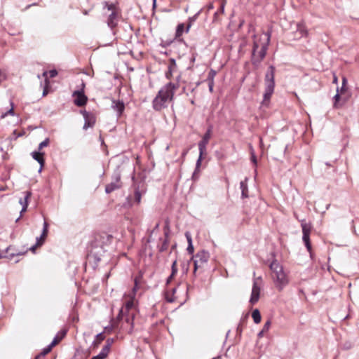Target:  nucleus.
<instances>
[{"label":"nucleus","mask_w":359,"mask_h":359,"mask_svg":"<svg viewBox=\"0 0 359 359\" xmlns=\"http://www.w3.org/2000/svg\"><path fill=\"white\" fill-rule=\"evenodd\" d=\"M271 39V32H263L262 34L253 36V46L251 62L255 67H258L266 56Z\"/></svg>","instance_id":"obj_1"},{"label":"nucleus","mask_w":359,"mask_h":359,"mask_svg":"<svg viewBox=\"0 0 359 359\" xmlns=\"http://www.w3.org/2000/svg\"><path fill=\"white\" fill-rule=\"evenodd\" d=\"M179 88L177 83L169 82L163 86L158 91L152 102L153 108L156 111H161L168 107L172 101L176 90Z\"/></svg>","instance_id":"obj_2"},{"label":"nucleus","mask_w":359,"mask_h":359,"mask_svg":"<svg viewBox=\"0 0 359 359\" xmlns=\"http://www.w3.org/2000/svg\"><path fill=\"white\" fill-rule=\"evenodd\" d=\"M137 289V283L135 280V286L133 290L128 294L125 295L124 306L120 310V313L118 316V319L121 316V318L125 316L127 323L133 320L136 311L137 300L135 299V295Z\"/></svg>","instance_id":"obj_3"},{"label":"nucleus","mask_w":359,"mask_h":359,"mask_svg":"<svg viewBox=\"0 0 359 359\" xmlns=\"http://www.w3.org/2000/svg\"><path fill=\"white\" fill-rule=\"evenodd\" d=\"M269 268L271 271V277L276 287L280 291L282 290L289 283L287 273L277 260L272 261Z\"/></svg>","instance_id":"obj_4"},{"label":"nucleus","mask_w":359,"mask_h":359,"mask_svg":"<svg viewBox=\"0 0 359 359\" xmlns=\"http://www.w3.org/2000/svg\"><path fill=\"white\" fill-rule=\"evenodd\" d=\"M275 67L271 65L265 74L264 83H265V92L264 94V100L262 101L263 105H267L269 100L273 93L275 87Z\"/></svg>","instance_id":"obj_5"},{"label":"nucleus","mask_w":359,"mask_h":359,"mask_svg":"<svg viewBox=\"0 0 359 359\" xmlns=\"http://www.w3.org/2000/svg\"><path fill=\"white\" fill-rule=\"evenodd\" d=\"M211 135H212V126H210L208 128L206 133L204 134L202 140L198 142L199 157L196 161V170L193 175L194 177L196 175V171L198 170V169L199 168V167L201 165L203 155L204 154H205V152H206V146L208 144V142L211 137Z\"/></svg>","instance_id":"obj_6"},{"label":"nucleus","mask_w":359,"mask_h":359,"mask_svg":"<svg viewBox=\"0 0 359 359\" xmlns=\"http://www.w3.org/2000/svg\"><path fill=\"white\" fill-rule=\"evenodd\" d=\"M85 86V83L81 81L79 88L72 93V97H74V102L77 107H82L87 102L88 97L84 94Z\"/></svg>","instance_id":"obj_7"},{"label":"nucleus","mask_w":359,"mask_h":359,"mask_svg":"<svg viewBox=\"0 0 359 359\" xmlns=\"http://www.w3.org/2000/svg\"><path fill=\"white\" fill-rule=\"evenodd\" d=\"M210 257L208 252L201 250L198 252L196 255L193 256L192 260L194 264V272L198 269L202 267L205 264Z\"/></svg>","instance_id":"obj_8"},{"label":"nucleus","mask_w":359,"mask_h":359,"mask_svg":"<svg viewBox=\"0 0 359 359\" xmlns=\"http://www.w3.org/2000/svg\"><path fill=\"white\" fill-rule=\"evenodd\" d=\"M258 280L261 281V278L255 279L253 282L251 296L250 299V303L252 305L255 304L259 301V299L261 287L259 284L258 283Z\"/></svg>","instance_id":"obj_9"},{"label":"nucleus","mask_w":359,"mask_h":359,"mask_svg":"<svg viewBox=\"0 0 359 359\" xmlns=\"http://www.w3.org/2000/svg\"><path fill=\"white\" fill-rule=\"evenodd\" d=\"M302 233H303V236H302V240L308 250V251H311V243H310V232H311V226L306 223V222H302Z\"/></svg>","instance_id":"obj_10"},{"label":"nucleus","mask_w":359,"mask_h":359,"mask_svg":"<svg viewBox=\"0 0 359 359\" xmlns=\"http://www.w3.org/2000/svg\"><path fill=\"white\" fill-rule=\"evenodd\" d=\"M83 114L85 123L83 125V129L87 130L88 128H92L95 123V116L93 114L88 112L85 110L81 111Z\"/></svg>","instance_id":"obj_11"},{"label":"nucleus","mask_w":359,"mask_h":359,"mask_svg":"<svg viewBox=\"0 0 359 359\" xmlns=\"http://www.w3.org/2000/svg\"><path fill=\"white\" fill-rule=\"evenodd\" d=\"M102 252H104V250L102 247H100L99 249L97 246L92 247L89 251V253L88 254V258H94L96 261L98 262L101 260Z\"/></svg>","instance_id":"obj_12"},{"label":"nucleus","mask_w":359,"mask_h":359,"mask_svg":"<svg viewBox=\"0 0 359 359\" xmlns=\"http://www.w3.org/2000/svg\"><path fill=\"white\" fill-rule=\"evenodd\" d=\"M177 64L175 60L173 58L170 59L168 69L165 72V77L168 79H170L172 77L173 74L177 71Z\"/></svg>","instance_id":"obj_13"},{"label":"nucleus","mask_w":359,"mask_h":359,"mask_svg":"<svg viewBox=\"0 0 359 359\" xmlns=\"http://www.w3.org/2000/svg\"><path fill=\"white\" fill-rule=\"evenodd\" d=\"M24 198H20L19 203L22 205V210L20 211V213L25 212L27 210V206H28V199L31 197L32 193L29 191H25L24 193Z\"/></svg>","instance_id":"obj_14"},{"label":"nucleus","mask_w":359,"mask_h":359,"mask_svg":"<svg viewBox=\"0 0 359 359\" xmlns=\"http://www.w3.org/2000/svg\"><path fill=\"white\" fill-rule=\"evenodd\" d=\"M48 224L46 222H44L42 233L39 238H36V245L41 246L43 243V242L48 235Z\"/></svg>","instance_id":"obj_15"},{"label":"nucleus","mask_w":359,"mask_h":359,"mask_svg":"<svg viewBox=\"0 0 359 359\" xmlns=\"http://www.w3.org/2000/svg\"><path fill=\"white\" fill-rule=\"evenodd\" d=\"M144 192L145 189L144 187V183H142L141 186L139 185L137 187L135 188L134 197L135 202L137 204H140L141 201L142 195L144 194Z\"/></svg>","instance_id":"obj_16"},{"label":"nucleus","mask_w":359,"mask_h":359,"mask_svg":"<svg viewBox=\"0 0 359 359\" xmlns=\"http://www.w3.org/2000/svg\"><path fill=\"white\" fill-rule=\"evenodd\" d=\"M43 153L39 152V151H33L32 153V158L36 160L41 165L39 172H41L43 166L44 165L45 161L43 157Z\"/></svg>","instance_id":"obj_17"},{"label":"nucleus","mask_w":359,"mask_h":359,"mask_svg":"<svg viewBox=\"0 0 359 359\" xmlns=\"http://www.w3.org/2000/svg\"><path fill=\"white\" fill-rule=\"evenodd\" d=\"M240 188L241 189V196L243 198H248V184H247V178L244 181H241L240 183Z\"/></svg>","instance_id":"obj_18"},{"label":"nucleus","mask_w":359,"mask_h":359,"mask_svg":"<svg viewBox=\"0 0 359 359\" xmlns=\"http://www.w3.org/2000/svg\"><path fill=\"white\" fill-rule=\"evenodd\" d=\"M185 236H186L187 242H188V247H187V250L190 255H192L194 253V245L192 244L191 236L189 232H186Z\"/></svg>","instance_id":"obj_19"},{"label":"nucleus","mask_w":359,"mask_h":359,"mask_svg":"<svg viewBox=\"0 0 359 359\" xmlns=\"http://www.w3.org/2000/svg\"><path fill=\"white\" fill-rule=\"evenodd\" d=\"M114 178H115V181H114V185H113L114 190L121 188L123 184V181L121 180V178H122L121 174L118 173V174L116 175V176L114 177Z\"/></svg>","instance_id":"obj_20"},{"label":"nucleus","mask_w":359,"mask_h":359,"mask_svg":"<svg viewBox=\"0 0 359 359\" xmlns=\"http://www.w3.org/2000/svg\"><path fill=\"white\" fill-rule=\"evenodd\" d=\"M114 109H116L118 116H121L124 111L125 106L123 102H117L115 103L114 101Z\"/></svg>","instance_id":"obj_21"},{"label":"nucleus","mask_w":359,"mask_h":359,"mask_svg":"<svg viewBox=\"0 0 359 359\" xmlns=\"http://www.w3.org/2000/svg\"><path fill=\"white\" fill-rule=\"evenodd\" d=\"M109 349V344H107L103 347L101 352L98 355L93 357L92 359H104L107 355Z\"/></svg>","instance_id":"obj_22"},{"label":"nucleus","mask_w":359,"mask_h":359,"mask_svg":"<svg viewBox=\"0 0 359 359\" xmlns=\"http://www.w3.org/2000/svg\"><path fill=\"white\" fill-rule=\"evenodd\" d=\"M252 317L253 318L254 322L256 324H258L260 323L262 318H261V315H260V313L258 309H255L252 311Z\"/></svg>","instance_id":"obj_23"},{"label":"nucleus","mask_w":359,"mask_h":359,"mask_svg":"<svg viewBox=\"0 0 359 359\" xmlns=\"http://www.w3.org/2000/svg\"><path fill=\"white\" fill-rule=\"evenodd\" d=\"M177 268L176 266V261H175L172 264V273H171L170 276L167 279L168 284L171 282L172 279L173 278L174 276L177 273Z\"/></svg>","instance_id":"obj_24"},{"label":"nucleus","mask_w":359,"mask_h":359,"mask_svg":"<svg viewBox=\"0 0 359 359\" xmlns=\"http://www.w3.org/2000/svg\"><path fill=\"white\" fill-rule=\"evenodd\" d=\"M105 339V335L104 332H100L96 335V338L93 341V344L95 346H97L101 341H102Z\"/></svg>","instance_id":"obj_25"},{"label":"nucleus","mask_w":359,"mask_h":359,"mask_svg":"<svg viewBox=\"0 0 359 359\" xmlns=\"http://www.w3.org/2000/svg\"><path fill=\"white\" fill-rule=\"evenodd\" d=\"M184 25L183 23L179 24L176 29L175 36L177 38L180 37L184 32Z\"/></svg>","instance_id":"obj_26"},{"label":"nucleus","mask_w":359,"mask_h":359,"mask_svg":"<svg viewBox=\"0 0 359 359\" xmlns=\"http://www.w3.org/2000/svg\"><path fill=\"white\" fill-rule=\"evenodd\" d=\"M339 99H340V94H339V88H337V93L336 95L334 96V108H339L341 104H339Z\"/></svg>","instance_id":"obj_27"},{"label":"nucleus","mask_w":359,"mask_h":359,"mask_svg":"<svg viewBox=\"0 0 359 359\" xmlns=\"http://www.w3.org/2000/svg\"><path fill=\"white\" fill-rule=\"evenodd\" d=\"M65 334H66V332H63L61 337H59L58 335L55 336L54 337L53 340L52 341V342L49 344L50 346V347L53 348L56 344H57Z\"/></svg>","instance_id":"obj_28"},{"label":"nucleus","mask_w":359,"mask_h":359,"mask_svg":"<svg viewBox=\"0 0 359 359\" xmlns=\"http://www.w3.org/2000/svg\"><path fill=\"white\" fill-rule=\"evenodd\" d=\"M121 205V208L124 209H128L133 205V202L130 201L129 197L126 198V201L123 202L122 204H117L116 206Z\"/></svg>","instance_id":"obj_29"},{"label":"nucleus","mask_w":359,"mask_h":359,"mask_svg":"<svg viewBox=\"0 0 359 359\" xmlns=\"http://www.w3.org/2000/svg\"><path fill=\"white\" fill-rule=\"evenodd\" d=\"M11 109L7 112L4 113L1 115V118H4L8 115H11V116L14 115L13 102L12 101H11Z\"/></svg>","instance_id":"obj_30"},{"label":"nucleus","mask_w":359,"mask_h":359,"mask_svg":"<svg viewBox=\"0 0 359 359\" xmlns=\"http://www.w3.org/2000/svg\"><path fill=\"white\" fill-rule=\"evenodd\" d=\"M297 31L299 32L301 36H306L307 31L305 29L304 27L302 25H298Z\"/></svg>","instance_id":"obj_31"},{"label":"nucleus","mask_w":359,"mask_h":359,"mask_svg":"<svg viewBox=\"0 0 359 359\" xmlns=\"http://www.w3.org/2000/svg\"><path fill=\"white\" fill-rule=\"evenodd\" d=\"M49 144V139L46 138L43 142H41L39 145V150L42 149L43 147H47Z\"/></svg>","instance_id":"obj_32"},{"label":"nucleus","mask_w":359,"mask_h":359,"mask_svg":"<svg viewBox=\"0 0 359 359\" xmlns=\"http://www.w3.org/2000/svg\"><path fill=\"white\" fill-rule=\"evenodd\" d=\"M47 74H49V76H50V78H54V77H55V76H57V72L55 69H52V70H50L48 72H45L43 73V75L45 76V75H46Z\"/></svg>","instance_id":"obj_33"},{"label":"nucleus","mask_w":359,"mask_h":359,"mask_svg":"<svg viewBox=\"0 0 359 359\" xmlns=\"http://www.w3.org/2000/svg\"><path fill=\"white\" fill-rule=\"evenodd\" d=\"M270 326H271V321L270 320H267L264 326H263V328H262V330L264 331L265 332H266L269 328H270Z\"/></svg>","instance_id":"obj_34"},{"label":"nucleus","mask_w":359,"mask_h":359,"mask_svg":"<svg viewBox=\"0 0 359 359\" xmlns=\"http://www.w3.org/2000/svg\"><path fill=\"white\" fill-rule=\"evenodd\" d=\"M53 348L50 347V345H48L47 347L44 348L41 352V355H46V354H48L52 349Z\"/></svg>","instance_id":"obj_35"},{"label":"nucleus","mask_w":359,"mask_h":359,"mask_svg":"<svg viewBox=\"0 0 359 359\" xmlns=\"http://www.w3.org/2000/svg\"><path fill=\"white\" fill-rule=\"evenodd\" d=\"M113 15H114V20L118 17V12L117 8L115 7L114 5V13H113Z\"/></svg>","instance_id":"obj_36"},{"label":"nucleus","mask_w":359,"mask_h":359,"mask_svg":"<svg viewBox=\"0 0 359 359\" xmlns=\"http://www.w3.org/2000/svg\"><path fill=\"white\" fill-rule=\"evenodd\" d=\"M105 191L107 193H111L112 191V184H108L106 187Z\"/></svg>","instance_id":"obj_37"},{"label":"nucleus","mask_w":359,"mask_h":359,"mask_svg":"<svg viewBox=\"0 0 359 359\" xmlns=\"http://www.w3.org/2000/svg\"><path fill=\"white\" fill-rule=\"evenodd\" d=\"M213 86H214V82H213V79H212L211 81H210L209 84H208L209 90L210 92H212V90H213Z\"/></svg>","instance_id":"obj_38"},{"label":"nucleus","mask_w":359,"mask_h":359,"mask_svg":"<svg viewBox=\"0 0 359 359\" xmlns=\"http://www.w3.org/2000/svg\"><path fill=\"white\" fill-rule=\"evenodd\" d=\"M107 23L108 25L111 27V24L112 23V13L109 15Z\"/></svg>","instance_id":"obj_39"},{"label":"nucleus","mask_w":359,"mask_h":359,"mask_svg":"<svg viewBox=\"0 0 359 359\" xmlns=\"http://www.w3.org/2000/svg\"><path fill=\"white\" fill-rule=\"evenodd\" d=\"M252 162L256 164L257 163V159H256V156H255V154L252 153Z\"/></svg>","instance_id":"obj_40"},{"label":"nucleus","mask_w":359,"mask_h":359,"mask_svg":"<svg viewBox=\"0 0 359 359\" xmlns=\"http://www.w3.org/2000/svg\"><path fill=\"white\" fill-rule=\"evenodd\" d=\"M265 332L263 331L262 330L258 333V337L261 338L264 336Z\"/></svg>","instance_id":"obj_41"},{"label":"nucleus","mask_w":359,"mask_h":359,"mask_svg":"<svg viewBox=\"0 0 359 359\" xmlns=\"http://www.w3.org/2000/svg\"><path fill=\"white\" fill-rule=\"evenodd\" d=\"M344 86H342L341 87V88H340V89H339V94H340V95H341V94H342V93H343V92L345 90V88H344Z\"/></svg>","instance_id":"obj_42"},{"label":"nucleus","mask_w":359,"mask_h":359,"mask_svg":"<svg viewBox=\"0 0 359 359\" xmlns=\"http://www.w3.org/2000/svg\"><path fill=\"white\" fill-rule=\"evenodd\" d=\"M191 26V22H190L187 25V28H186V32H188L189 31V29H190Z\"/></svg>","instance_id":"obj_43"},{"label":"nucleus","mask_w":359,"mask_h":359,"mask_svg":"<svg viewBox=\"0 0 359 359\" xmlns=\"http://www.w3.org/2000/svg\"><path fill=\"white\" fill-rule=\"evenodd\" d=\"M347 82V80L345 77L342 79V86H345Z\"/></svg>","instance_id":"obj_44"},{"label":"nucleus","mask_w":359,"mask_h":359,"mask_svg":"<svg viewBox=\"0 0 359 359\" xmlns=\"http://www.w3.org/2000/svg\"><path fill=\"white\" fill-rule=\"evenodd\" d=\"M120 168V167L118 166L117 168V169L118 170ZM125 170V166L124 165H122L121 168V172H123V171Z\"/></svg>","instance_id":"obj_45"},{"label":"nucleus","mask_w":359,"mask_h":359,"mask_svg":"<svg viewBox=\"0 0 359 359\" xmlns=\"http://www.w3.org/2000/svg\"><path fill=\"white\" fill-rule=\"evenodd\" d=\"M166 299H167V301L169 302H172L175 300L173 298H168V297H166Z\"/></svg>","instance_id":"obj_46"},{"label":"nucleus","mask_w":359,"mask_h":359,"mask_svg":"<svg viewBox=\"0 0 359 359\" xmlns=\"http://www.w3.org/2000/svg\"><path fill=\"white\" fill-rule=\"evenodd\" d=\"M38 246H39V245H35L32 246V247L30 248V250H32V251H34V250H35V248H36V247H38Z\"/></svg>","instance_id":"obj_47"},{"label":"nucleus","mask_w":359,"mask_h":359,"mask_svg":"<svg viewBox=\"0 0 359 359\" xmlns=\"http://www.w3.org/2000/svg\"><path fill=\"white\" fill-rule=\"evenodd\" d=\"M107 8H108V10L112 9V4H109V5L107 4Z\"/></svg>","instance_id":"obj_48"},{"label":"nucleus","mask_w":359,"mask_h":359,"mask_svg":"<svg viewBox=\"0 0 359 359\" xmlns=\"http://www.w3.org/2000/svg\"><path fill=\"white\" fill-rule=\"evenodd\" d=\"M210 74H211V75H212V77H213V76H214V75L215 74V72H214V71H212H212L210 72Z\"/></svg>","instance_id":"obj_49"},{"label":"nucleus","mask_w":359,"mask_h":359,"mask_svg":"<svg viewBox=\"0 0 359 359\" xmlns=\"http://www.w3.org/2000/svg\"><path fill=\"white\" fill-rule=\"evenodd\" d=\"M176 290H177V288H176V287H175V288H172V294H174L175 293Z\"/></svg>","instance_id":"obj_50"},{"label":"nucleus","mask_w":359,"mask_h":359,"mask_svg":"<svg viewBox=\"0 0 359 359\" xmlns=\"http://www.w3.org/2000/svg\"><path fill=\"white\" fill-rule=\"evenodd\" d=\"M156 0H153V7L156 6Z\"/></svg>","instance_id":"obj_51"},{"label":"nucleus","mask_w":359,"mask_h":359,"mask_svg":"<svg viewBox=\"0 0 359 359\" xmlns=\"http://www.w3.org/2000/svg\"><path fill=\"white\" fill-rule=\"evenodd\" d=\"M47 94V91L46 90H43V95H46Z\"/></svg>","instance_id":"obj_52"},{"label":"nucleus","mask_w":359,"mask_h":359,"mask_svg":"<svg viewBox=\"0 0 359 359\" xmlns=\"http://www.w3.org/2000/svg\"><path fill=\"white\" fill-rule=\"evenodd\" d=\"M219 358H220V356H218V357L213 358L212 359H219Z\"/></svg>","instance_id":"obj_53"},{"label":"nucleus","mask_w":359,"mask_h":359,"mask_svg":"<svg viewBox=\"0 0 359 359\" xmlns=\"http://www.w3.org/2000/svg\"><path fill=\"white\" fill-rule=\"evenodd\" d=\"M337 79L336 77H334V82H337Z\"/></svg>","instance_id":"obj_54"},{"label":"nucleus","mask_w":359,"mask_h":359,"mask_svg":"<svg viewBox=\"0 0 359 359\" xmlns=\"http://www.w3.org/2000/svg\"><path fill=\"white\" fill-rule=\"evenodd\" d=\"M116 158H119V159H121V156H116Z\"/></svg>","instance_id":"obj_55"},{"label":"nucleus","mask_w":359,"mask_h":359,"mask_svg":"<svg viewBox=\"0 0 359 359\" xmlns=\"http://www.w3.org/2000/svg\"><path fill=\"white\" fill-rule=\"evenodd\" d=\"M114 324H115V321L114 320ZM114 329L115 328V325H113Z\"/></svg>","instance_id":"obj_56"},{"label":"nucleus","mask_w":359,"mask_h":359,"mask_svg":"<svg viewBox=\"0 0 359 359\" xmlns=\"http://www.w3.org/2000/svg\"><path fill=\"white\" fill-rule=\"evenodd\" d=\"M107 238H108V239H109V238H111V236H110V235H108V236H107Z\"/></svg>","instance_id":"obj_57"},{"label":"nucleus","mask_w":359,"mask_h":359,"mask_svg":"<svg viewBox=\"0 0 359 359\" xmlns=\"http://www.w3.org/2000/svg\"><path fill=\"white\" fill-rule=\"evenodd\" d=\"M39 356H37L35 359H37Z\"/></svg>","instance_id":"obj_58"}]
</instances>
